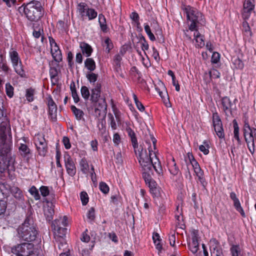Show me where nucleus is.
<instances>
[{"label": "nucleus", "mask_w": 256, "mask_h": 256, "mask_svg": "<svg viewBox=\"0 0 256 256\" xmlns=\"http://www.w3.org/2000/svg\"><path fill=\"white\" fill-rule=\"evenodd\" d=\"M12 136L8 122H2L0 126V156L4 164L8 167L14 164L15 159L11 152Z\"/></svg>", "instance_id": "obj_1"}, {"label": "nucleus", "mask_w": 256, "mask_h": 256, "mask_svg": "<svg viewBox=\"0 0 256 256\" xmlns=\"http://www.w3.org/2000/svg\"><path fill=\"white\" fill-rule=\"evenodd\" d=\"M20 13L24 12L27 18L31 22H36L42 16V6L40 2L32 0L18 8Z\"/></svg>", "instance_id": "obj_2"}, {"label": "nucleus", "mask_w": 256, "mask_h": 256, "mask_svg": "<svg viewBox=\"0 0 256 256\" xmlns=\"http://www.w3.org/2000/svg\"><path fill=\"white\" fill-rule=\"evenodd\" d=\"M18 233L20 237L22 240L26 241H33L35 240L37 230L34 224L32 218L28 216L24 222L19 228Z\"/></svg>", "instance_id": "obj_3"}, {"label": "nucleus", "mask_w": 256, "mask_h": 256, "mask_svg": "<svg viewBox=\"0 0 256 256\" xmlns=\"http://www.w3.org/2000/svg\"><path fill=\"white\" fill-rule=\"evenodd\" d=\"M184 10L186 14L187 20L191 22L189 29L192 31L196 30L198 24L203 25L205 21L202 13L190 6H184Z\"/></svg>", "instance_id": "obj_4"}, {"label": "nucleus", "mask_w": 256, "mask_h": 256, "mask_svg": "<svg viewBox=\"0 0 256 256\" xmlns=\"http://www.w3.org/2000/svg\"><path fill=\"white\" fill-rule=\"evenodd\" d=\"M36 251L38 252L34 248V244L28 242L18 244L12 248V252L18 256H30Z\"/></svg>", "instance_id": "obj_5"}, {"label": "nucleus", "mask_w": 256, "mask_h": 256, "mask_svg": "<svg viewBox=\"0 0 256 256\" xmlns=\"http://www.w3.org/2000/svg\"><path fill=\"white\" fill-rule=\"evenodd\" d=\"M244 134L245 140L250 152H254V141L256 140V129H252L248 124L244 125Z\"/></svg>", "instance_id": "obj_6"}, {"label": "nucleus", "mask_w": 256, "mask_h": 256, "mask_svg": "<svg viewBox=\"0 0 256 256\" xmlns=\"http://www.w3.org/2000/svg\"><path fill=\"white\" fill-rule=\"evenodd\" d=\"M148 150L149 155L148 154L146 150H144L142 148H141L140 151L138 150V161L143 170H150L152 168V158L150 155L152 150L149 148Z\"/></svg>", "instance_id": "obj_7"}, {"label": "nucleus", "mask_w": 256, "mask_h": 256, "mask_svg": "<svg viewBox=\"0 0 256 256\" xmlns=\"http://www.w3.org/2000/svg\"><path fill=\"white\" fill-rule=\"evenodd\" d=\"M10 57L16 72L21 77H24L26 76L25 72L19 58L18 53L14 50L10 52Z\"/></svg>", "instance_id": "obj_8"}, {"label": "nucleus", "mask_w": 256, "mask_h": 256, "mask_svg": "<svg viewBox=\"0 0 256 256\" xmlns=\"http://www.w3.org/2000/svg\"><path fill=\"white\" fill-rule=\"evenodd\" d=\"M36 146L38 151V154L44 156L47 152V144L44 138V136L40 134L36 136Z\"/></svg>", "instance_id": "obj_9"}, {"label": "nucleus", "mask_w": 256, "mask_h": 256, "mask_svg": "<svg viewBox=\"0 0 256 256\" xmlns=\"http://www.w3.org/2000/svg\"><path fill=\"white\" fill-rule=\"evenodd\" d=\"M254 0H245L244 4L242 17L246 20H248L251 15H254V5L252 2Z\"/></svg>", "instance_id": "obj_10"}, {"label": "nucleus", "mask_w": 256, "mask_h": 256, "mask_svg": "<svg viewBox=\"0 0 256 256\" xmlns=\"http://www.w3.org/2000/svg\"><path fill=\"white\" fill-rule=\"evenodd\" d=\"M52 227L54 228L55 234V239H57L58 237L64 238V236L66 232V228H62L60 226V220H55L52 222Z\"/></svg>", "instance_id": "obj_11"}, {"label": "nucleus", "mask_w": 256, "mask_h": 256, "mask_svg": "<svg viewBox=\"0 0 256 256\" xmlns=\"http://www.w3.org/2000/svg\"><path fill=\"white\" fill-rule=\"evenodd\" d=\"M198 235V230H193L192 232V242L188 244V247L190 250L194 254H196L199 249Z\"/></svg>", "instance_id": "obj_12"}, {"label": "nucleus", "mask_w": 256, "mask_h": 256, "mask_svg": "<svg viewBox=\"0 0 256 256\" xmlns=\"http://www.w3.org/2000/svg\"><path fill=\"white\" fill-rule=\"evenodd\" d=\"M96 103L95 108V113L96 115L100 116L101 112L106 114V112L107 104L106 102V100L104 98H100Z\"/></svg>", "instance_id": "obj_13"}, {"label": "nucleus", "mask_w": 256, "mask_h": 256, "mask_svg": "<svg viewBox=\"0 0 256 256\" xmlns=\"http://www.w3.org/2000/svg\"><path fill=\"white\" fill-rule=\"evenodd\" d=\"M48 113L51 118L53 120L56 118L57 106L53 100L51 96L48 98Z\"/></svg>", "instance_id": "obj_14"}, {"label": "nucleus", "mask_w": 256, "mask_h": 256, "mask_svg": "<svg viewBox=\"0 0 256 256\" xmlns=\"http://www.w3.org/2000/svg\"><path fill=\"white\" fill-rule=\"evenodd\" d=\"M64 158L66 171L69 175L74 176L76 172V169L74 163L69 155L65 156Z\"/></svg>", "instance_id": "obj_15"}, {"label": "nucleus", "mask_w": 256, "mask_h": 256, "mask_svg": "<svg viewBox=\"0 0 256 256\" xmlns=\"http://www.w3.org/2000/svg\"><path fill=\"white\" fill-rule=\"evenodd\" d=\"M54 205L52 202L46 201V204L44 206V214L47 220L50 221L54 214Z\"/></svg>", "instance_id": "obj_16"}, {"label": "nucleus", "mask_w": 256, "mask_h": 256, "mask_svg": "<svg viewBox=\"0 0 256 256\" xmlns=\"http://www.w3.org/2000/svg\"><path fill=\"white\" fill-rule=\"evenodd\" d=\"M101 84L97 83L94 88L92 90L90 100L94 102H96L100 98Z\"/></svg>", "instance_id": "obj_17"}, {"label": "nucleus", "mask_w": 256, "mask_h": 256, "mask_svg": "<svg viewBox=\"0 0 256 256\" xmlns=\"http://www.w3.org/2000/svg\"><path fill=\"white\" fill-rule=\"evenodd\" d=\"M126 131L130 138V140L132 142V145L133 148L134 149V152L136 154H137V150H136V148H138V144L137 139L136 136V134L134 132L133 130H132V128L130 127H128L126 128Z\"/></svg>", "instance_id": "obj_18"}, {"label": "nucleus", "mask_w": 256, "mask_h": 256, "mask_svg": "<svg viewBox=\"0 0 256 256\" xmlns=\"http://www.w3.org/2000/svg\"><path fill=\"white\" fill-rule=\"evenodd\" d=\"M51 53L54 60L58 62L62 60V54L58 46L51 48Z\"/></svg>", "instance_id": "obj_19"}, {"label": "nucleus", "mask_w": 256, "mask_h": 256, "mask_svg": "<svg viewBox=\"0 0 256 256\" xmlns=\"http://www.w3.org/2000/svg\"><path fill=\"white\" fill-rule=\"evenodd\" d=\"M80 48L83 54H85L87 57L90 56L92 52V48L90 46L85 42H82L80 44Z\"/></svg>", "instance_id": "obj_20"}, {"label": "nucleus", "mask_w": 256, "mask_h": 256, "mask_svg": "<svg viewBox=\"0 0 256 256\" xmlns=\"http://www.w3.org/2000/svg\"><path fill=\"white\" fill-rule=\"evenodd\" d=\"M196 32L194 33V36L196 45L202 48L204 46V42L203 39V36L198 32L197 29L195 30Z\"/></svg>", "instance_id": "obj_21"}, {"label": "nucleus", "mask_w": 256, "mask_h": 256, "mask_svg": "<svg viewBox=\"0 0 256 256\" xmlns=\"http://www.w3.org/2000/svg\"><path fill=\"white\" fill-rule=\"evenodd\" d=\"M18 150L20 155L23 157H27L31 153L30 149L24 144H20Z\"/></svg>", "instance_id": "obj_22"}, {"label": "nucleus", "mask_w": 256, "mask_h": 256, "mask_svg": "<svg viewBox=\"0 0 256 256\" xmlns=\"http://www.w3.org/2000/svg\"><path fill=\"white\" fill-rule=\"evenodd\" d=\"M56 241L60 250L63 252H66V250H68L67 248V244L64 238L58 237L57 239H56Z\"/></svg>", "instance_id": "obj_23"}, {"label": "nucleus", "mask_w": 256, "mask_h": 256, "mask_svg": "<svg viewBox=\"0 0 256 256\" xmlns=\"http://www.w3.org/2000/svg\"><path fill=\"white\" fill-rule=\"evenodd\" d=\"M205 77L208 78L207 82H210L212 78H219L220 73L216 70L213 69L209 72L208 74H206Z\"/></svg>", "instance_id": "obj_24"}, {"label": "nucleus", "mask_w": 256, "mask_h": 256, "mask_svg": "<svg viewBox=\"0 0 256 256\" xmlns=\"http://www.w3.org/2000/svg\"><path fill=\"white\" fill-rule=\"evenodd\" d=\"M222 104L223 109L226 112V110L230 112L231 109L232 104L230 99L228 97H224L222 99Z\"/></svg>", "instance_id": "obj_25"}, {"label": "nucleus", "mask_w": 256, "mask_h": 256, "mask_svg": "<svg viewBox=\"0 0 256 256\" xmlns=\"http://www.w3.org/2000/svg\"><path fill=\"white\" fill-rule=\"evenodd\" d=\"M10 192L16 199L21 200L23 197L22 191L18 187L12 186L10 188Z\"/></svg>", "instance_id": "obj_26"}, {"label": "nucleus", "mask_w": 256, "mask_h": 256, "mask_svg": "<svg viewBox=\"0 0 256 256\" xmlns=\"http://www.w3.org/2000/svg\"><path fill=\"white\" fill-rule=\"evenodd\" d=\"M84 66L90 72L94 71L96 67L95 62L92 58H88L86 60Z\"/></svg>", "instance_id": "obj_27"}, {"label": "nucleus", "mask_w": 256, "mask_h": 256, "mask_svg": "<svg viewBox=\"0 0 256 256\" xmlns=\"http://www.w3.org/2000/svg\"><path fill=\"white\" fill-rule=\"evenodd\" d=\"M155 159L152 160V166L156 172L158 174L162 172V168L159 160L155 156Z\"/></svg>", "instance_id": "obj_28"}, {"label": "nucleus", "mask_w": 256, "mask_h": 256, "mask_svg": "<svg viewBox=\"0 0 256 256\" xmlns=\"http://www.w3.org/2000/svg\"><path fill=\"white\" fill-rule=\"evenodd\" d=\"M88 8L86 4L84 3H80L78 6V10L83 19L86 16V13Z\"/></svg>", "instance_id": "obj_29"}, {"label": "nucleus", "mask_w": 256, "mask_h": 256, "mask_svg": "<svg viewBox=\"0 0 256 256\" xmlns=\"http://www.w3.org/2000/svg\"><path fill=\"white\" fill-rule=\"evenodd\" d=\"M71 110L74 112L76 118L78 120H80L84 116V112H83L77 108L75 106H71Z\"/></svg>", "instance_id": "obj_30"}, {"label": "nucleus", "mask_w": 256, "mask_h": 256, "mask_svg": "<svg viewBox=\"0 0 256 256\" xmlns=\"http://www.w3.org/2000/svg\"><path fill=\"white\" fill-rule=\"evenodd\" d=\"M98 22L100 23V28L103 32H106L107 26L106 24V20L104 16L100 14L98 16Z\"/></svg>", "instance_id": "obj_31"}, {"label": "nucleus", "mask_w": 256, "mask_h": 256, "mask_svg": "<svg viewBox=\"0 0 256 256\" xmlns=\"http://www.w3.org/2000/svg\"><path fill=\"white\" fill-rule=\"evenodd\" d=\"M80 169L82 172L84 174H86L89 170V166L86 160L84 158L82 159L80 162Z\"/></svg>", "instance_id": "obj_32"}, {"label": "nucleus", "mask_w": 256, "mask_h": 256, "mask_svg": "<svg viewBox=\"0 0 256 256\" xmlns=\"http://www.w3.org/2000/svg\"><path fill=\"white\" fill-rule=\"evenodd\" d=\"M139 42L141 44L142 48L144 51L146 50H148V44L145 38L142 35L140 36H139ZM145 54L146 52H144Z\"/></svg>", "instance_id": "obj_33"}, {"label": "nucleus", "mask_w": 256, "mask_h": 256, "mask_svg": "<svg viewBox=\"0 0 256 256\" xmlns=\"http://www.w3.org/2000/svg\"><path fill=\"white\" fill-rule=\"evenodd\" d=\"M97 16V12L93 8H88L86 11V16H88L90 20H92Z\"/></svg>", "instance_id": "obj_34"}, {"label": "nucleus", "mask_w": 256, "mask_h": 256, "mask_svg": "<svg viewBox=\"0 0 256 256\" xmlns=\"http://www.w3.org/2000/svg\"><path fill=\"white\" fill-rule=\"evenodd\" d=\"M188 158L190 164H191L194 168H194H197L200 167L198 162L195 160L192 154L188 152Z\"/></svg>", "instance_id": "obj_35"}, {"label": "nucleus", "mask_w": 256, "mask_h": 256, "mask_svg": "<svg viewBox=\"0 0 256 256\" xmlns=\"http://www.w3.org/2000/svg\"><path fill=\"white\" fill-rule=\"evenodd\" d=\"M214 130L218 136L220 138H224V133L222 124L216 126H214Z\"/></svg>", "instance_id": "obj_36"}, {"label": "nucleus", "mask_w": 256, "mask_h": 256, "mask_svg": "<svg viewBox=\"0 0 256 256\" xmlns=\"http://www.w3.org/2000/svg\"><path fill=\"white\" fill-rule=\"evenodd\" d=\"M103 46L106 47V50L108 52H109L113 48V44L111 40L108 38H106L105 39Z\"/></svg>", "instance_id": "obj_37"}, {"label": "nucleus", "mask_w": 256, "mask_h": 256, "mask_svg": "<svg viewBox=\"0 0 256 256\" xmlns=\"http://www.w3.org/2000/svg\"><path fill=\"white\" fill-rule=\"evenodd\" d=\"M70 88L71 90L72 94V98L74 100V102L76 103L78 102H79L80 99H79V97L77 94V92H76V90L75 88L74 84H73V86H72V84H70Z\"/></svg>", "instance_id": "obj_38"}, {"label": "nucleus", "mask_w": 256, "mask_h": 256, "mask_svg": "<svg viewBox=\"0 0 256 256\" xmlns=\"http://www.w3.org/2000/svg\"><path fill=\"white\" fill-rule=\"evenodd\" d=\"M152 168L150 170H144L142 176L146 183L152 180L151 178V174H152Z\"/></svg>", "instance_id": "obj_39"}, {"label": "nucleus", "mask_w": 256, "mask_h": 256, "mask_svg": "<svg viewBox=\"0 0 256 256\" xmlns=\"http://www.w3.org/2000/svg\"><path fill=\"white\" fill-rule=\"evenodd\" d=\"M29 192L32 195L36 200H39L40 198L38 190L34 186H32Z\"/></svg>", "instance_id": "obj_40"}, {"label": "nucleus", "mask_w": 256, "mask_h": 256, "mask_svg": "<svg viewBox=\"0 0 256 256\" xmlns=\"http://www.w3.org/2000/svg\"><path fill=\"white\" fill-rule=\"evenodd\" d=\"M82 96L86 100H88L90 96V92L88 88L86 86H82L80 90Z\"/></svg>", "instance_id": "obj_41"}, {"label": "nucleus", "mask_w": 256, "mask_h": 256, "mask_svg": "<svg viewBox=\"0 0 256 256\" xmlns=\"http://www.w3.org/2000/svg\"><path fill=\"white\" fill-rule=\"evenodd\" d=\"M243 28L245 35L247 36H251L252 33L247 22L245 21L243 22Z\"/></svg>", "instance_id": "obj_42"}, {"label": "nucleus", "mask_w": 256, "mask_h": 256, "mask_svg": "<svg viewBox=\"0 0 256 256\" xmlns=\"http://www.w3.org/2000/svg\"><path fill=\"white\" fill-rule=\"evenodd\" d=\"M146 184H148V186L150 188V192L153 194H156V182L152 180H150V182H148Z\"/></svg>", "instance_id": "obj_43"}, {"label": "nucleus", "mask_w": 256, "mask_h": 256, "mask_svg": "<svg viewBox=\"0 0 256 256\" xmlns=\"http://www.w3.org/2000/svg\"><path fill=\"white\" fill-rule=\"evenodd\" d=\"M234 206L236 210L239 212L243 217H245V214L244 212L243 209L241 207L240 204L239 200L234 202Z\"/></svg>", "instance_id": "obj_44"}, {"label": "nucleus", "mask_w": 256, "mask_h": 256, "mask_svg": "<svg viewBox=\"0 0 256 256\" xmlns=\"http://www.w3.org/2000/svg\"><path fill=\"white\" fill-rule=\"evenodd\" d=\"M233 63L235 65L236 67L242 69L244 68V64L243 62L238 58H233Z\"/></svg>", "instance_id": "obj_45"}, {"label": "nucleus", "mask_w": 256, "mask_h": 256, "mask_svg": "<svg viewBox=\"0 0 256 256\" xmlns=\"http://www.w3.org/2000/svg\"><path fill=\"white\" fill-rule=\"evenodd\" d=\"M204 145H200L199 146V150L204 153V154H208L209 152L208 150V144L207 142L204 141Z\"/></svg>", "instance_id": "obj_46"}, {"label": "nucleus", "mask_w": 256, "mask_h": 256, "mask_svg": "<svg viewBox=\"0 0 256 256\" xmlns=\"http://www.w3.org/2000/svg\"><path fill=\"white\" fill-rule=\"evenodd\" d=\"M214 126L222 124L221 120L217 113H214L212 116Z\"/></svg>", "instance_id": "obj_47"}, {"label": "nucleus", "mask_w": 256, "mask_h": 256, "mask_svg": "<svg viewBox=\"0 0 256 256\" xmlns=\"http://www.w3.org/2000/svg\"><path fill=\"white\" fill-rule=\"evenodd\" d=\"M144 30L148 35L150 39L152 41L156 39L155 36L152 32L150 27L148 24H146L144 26Z\"/></svg>", "instance_id": "obj_48"}, {"label": "nucleus", "mask_w": 256, "mask_h": 256, "mask_svg": "<svg viewBox=\"0 0 256 256\" xmlns=\"http://www.w3.org/2000/svg\"><path fill=\"white\" fill-rule=\"evenodd\" d=\"M133 97L136 103V104L138 108L141 112H143L144 110V107L143 104L138 101L136 96L135 94H133Z\"/></svg>", "instance_id": "obj_49"}, {"label": "nucleus", "mask_w": 256, "mask_h": 256, "mask_svg": "<svg viewBox=\"0 0 256 256\" xmlns=\"http://www.w3.org/2000/svg\"><path fill=\"white\" fill-rule=\"evenodd\" d=\"M80 199L83 205H86L88 202V197L87 193L85 192H82L80 193Z\"/></svg>", "instance_id": "obj_50"}, {"label": "nucleus", "mask_w": 256, "mask_h": 256, "mask_svg": "<svg viewBox=\"0 0 256 256\" xmlns=\"http://www.w3.org/2000/svg\"><path fill=\"white\" fill-rule=\"evenodd\" d=\"M6 202L4 200H0V216L4 214L6 208Z\"/></svg>", "instance_id": "obj_51"}, {"label": "nucleus", "mask_w": 256, "mask_h": 256, "mask_svg": "<svg viewBox=\"0 0 256 256\" xmlns=\"http://www.w3.org/2000/svg\"><path fill=\"white\" fill-rule=\"evenodd\" d=\"M34 90L30 88L26 90V97L28 101L32 102L34 100Z\"/></svg>", "instance_id": "obj_52"}, {"label": "nucleus", "mask_w": 256, "mask_h": 256, "mask_svg": "<svg viewBox=\"0 0 256 256\" xmlns=\"http://www.w3.org/2000/svg\"><path fill=\"white\" fill-rule=\"evenodd\" d=\"M86 78L90 83L94 82L98 78V74L93 72H90L86 74Z\"/></svg>", "instance_id": "obj_53"}, {"label": "nucleus", "mask_w": 256, "mask_h": 256, "mask_svg": "<svg viewBox=\"0 0 256 256\" xmlns=\"http://www.w3.org/2000/svg\"><path fill=\"white\" fill-rule=\"evenodd\" d=\"M6 89L7 95L10 98L12 97L14 94L13 87L10 84H6Z\"/></svg>", "instance_id": "obj_54"}, {"label": "nucleus", "mask_w": 256, "mask_h": 256, "mask_svg": "<svg viewBox=\"0 0 256 256\" xmlns=\"http://www.w3.org/2000/svg\"><path fill=\"white\" fill-rule=\"evenodd\" d=\"M230 251L232 256H238L240 254V248L238 246H232Z\"/></svg>", "instance_id": "obj_55"}, {"label": "nucleus", "mask_w": 256, "mask_h": 256, "mask_svg": "<svg viewBox=\"0 0 256 256\" xmlns=\"http://www.w3.org/2000/svg\"><path fill=\"white\" fill-rule=\"evenodd\" d=\"M100 189L104 194L108 193L109 191L108 186L104 182H101L100 184Z\"/></svg>", "instance_id": "obj_56"}, {"label": "nucleus", "mask_w": 256, "mask_h": 256, "mask_svg": "<svg viewBox=\"0 0 256 256\" xmlns=\"http://www.w3.org/2000/svg\"><path fill=\"white\" fill-rule=\"evenodd\" d=\"M88 218L90 220H94L95 218V213H94V208H91L88 213L87 214Z\"/></svg>", "instance_id": "obj_57"}, {"label": "nucleus", "mask_w": 256, "mask_h": 256, "mask_svg": "<svg viewBox=\"0 0 256 256\" xmlns=\"http://www.w3.org/2000/svg\"><path fill=\"white\" fill-rule=\"evenodd\" d=\"M41 194L43 196H46L49 194L50 191L48 186H42L40 188Z\"/></svg>", "instance_id": "obj_58"}, {"label": "nucleus", "mask_w": 256, "mask_h": 256, "mask_svg": "<svg viewBox=\"0 0 256 256\" xmlns=\"http://www.w3.org/2000/svg\"><path fill=\"white\" fill-rule=\"evenodd\" d=\"M234 137L238 140V142L240 143V140L238 136V127L236 122L234 124Z\"/></svg>", "instance_id": "obj_59"}, {"label": "nucleus", "mask_w": 256, "mask_h": 256, "mask_svg": "<svg viewBox=\"0 0 256 256\" xmlns=\"http://www.w3.org/2000/svg\"><path fill=\"white\" fill-rule=\"evenodd\" d=\"M122 60V56L120 55V54H117L114 56V60L115 64H116V66H117L120 67V61Z\"/></svg>", "instance_id": "obj_60"}, {"label": "nucleus", "mask_w": 256, "mask_h": 256, "mask_svg": "<svg viewBox=\"0 0 256 256\" xmlns=\"http://www.w3.org/2000/svg\"><path fill=\"white\" fill-rule=\"evenodd\" d=\"M50 78L52 80H54L56 78V77L58 75V71L56 68H51L50 70Z\"/></svg>", "instance_id": "obj_61"}, {"label": "nucleus", "mask_w": 256, "mask_h": 256, "mask_svg": "<svg viewBox=\"0 0 256 256\" xmlns=\"http://www.w3.org/2000/svg\"><path fill=\"white\" fill-rule=\"evenodd\" d=\"M108 116L110 120V126L112 128L113 130H116V124L114 120V116L112 114H109Z\"/></svg>", "instance_id": "obj_62"}, {"label": "nucleus", "mask_w": 256, "mask_h": 256, "mask_svg": "<svg viewBox=\"0 0 256 256\" xmlns=\"http://www.w3.org/2000/svg\"><path fill=\"white\" fill-rule=\"evenodd\" d=\"M120 137L118 134L116 133L114 134L113 136V142L116 145L118 146L120 142Z\"/></svg>", "instance_id": "obj_63"}, {"label": "nucleus", "mask_w": 256, "mask_h": 256, "mask_svg": "<svg viewBox=\"0 0 256 256\" xmlns=\"http://www.w3.org/2000/svg\"><path fill=\"white\" fill-rule=\"evenodd\" d=\"M220 59V54L218 52H214L212 57V62L216 64Z\"/></svg>", "instance_id": "obj_64"}]
</instances>
